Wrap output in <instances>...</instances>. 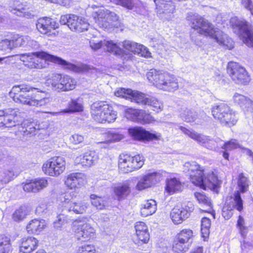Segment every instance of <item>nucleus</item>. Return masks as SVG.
<instances>
[{
	"instance_id": "nucleus-1",
	"label": "nucleus",
	"mask_w": 253,
	"mask_h": 253,
	"mask_svg": "<svg viewBox=\"0 0 253 253\" xmlns=\"http://www.w3.org/2000/svg\"><path fill=\"white\" fill-rule=\"evenodd\" d=\"M186 18L191 27L199 34L211 38L219 45L226 48L230 49L233 48L232 40L228 39L221 31L214 28L212 24L202 17L190 13H188Z\"/></svg>"
},
{
	"instance_id": "nucleus-2",
	"label": "nucleus",
	"mask_w": 253,
	"mask_h": 253,
	"mask_svg": "<svg viewBox=\"0 0 253 253\" xmlns=\"http://www.w3.org/2000/svg\"><path fill=\"white\" fill-rule=\"evenodd\" d=\"M183 170L188 173L192 183L202 188L207 186L214 189L220 184V181L213 171L209 172L204 177V169L195 162H186L183 165Z\"/></svg>"
},
{
	"instance_id": "nucleus-3",
	"label": "nucleus",
	"mask_w": 253,
	"mask_h": 253,
	"mask_svg": "<svg viewBox=\"0 0 253 253\" xmlns=\"http://www.w3.org/2000/svg\"><path fill=\"white\" fill-rule=\"evenodd\" d=\"M38 88L22 84L14 86L9 92V95L13 98L14 101L29 106H41L42 102L45 103L47 98H39L37 95H34L31 92Z\"/></svg>"
},
{
	"instance_id": "nucleus-4",
	"label": "nucleus",
	"mask_w": 253,
	"mask_h": 253,
	"mask_svg": "<svg viewBox=\"0 0 253 253\" xmlns=\"http://www.w3.org/2000/svg\"><path fill=\"white\" fill-rule=\"evenodd\" d=\"M146 76L149 82L160 89L172 91L178 87L177 79L168 72L151 69Z\"/></svg>"
},
{
	"instance_id": "nucleus-5",
	"label": "nucleus",
	"mask_w": 253,
	"mask_h": 253,
	"mask_svg": "<svg viewBox=\"0 0 253 253\" xmlns=\"http://www.w3.org/2000/svg\"><path fill=\"white\" fill-rule=\"evenodd\" d=\"M91 114L94 121L100 123L114 122L117 115L112 106L103 101L95 102L91 105Z\"/></svg>"
},
{
	"instance_id": "nucleus-6",
	"label": "nucleus",
	"mask_w": 253,
	"mask_h": 253,
	"mask_svg": "<svg viewBox=\"0 0 253 253\" xmlns=\"http://www.w3.org/2000/svg\"><path fill=\"white\" fill-rule=\"evenodd\" d=\"M211 113L214 118L222 126L231 127L235 125L238 120L235 112L224 103L214 106Z\"/></svg>"
},
{
	"instance_id": "nucleus-7",
	"label": "nucleus",
	"mask_w": 253,
	"mask_h": 253,
	"mask_svg": "<svg viewBox=\"0 0 253 253\" xmlns=\"http://www.w3.org/2000/svg\"><path fill=\"white\" fill-rule=\"evenodd\" d=\"M179 128L185 134L209 150L216 151L221 147L223 141L219 138L212 139L210 136L199 134L183 126H180Z\"/></svg>"
},
{
	"instance_id": "nucleus-8",
	"label": "nucleus",
	"mask_w": 253,
	"mask_h": 253,
	"mask_svg": "<svg viewBox=\"0 0 253 253\" xmlns=\"http://www.w3.org/2000/svg\"><path fill=\"white\" fill-rule=\"evenodd\" d=\"M234 32L239 35L244 43L248 46L253 47V33L249 30L247 22L236 17L230 20Z\"/></svg>"
},
{
	"instance_id": "nucleus-9",
	"label": "nucleus",
	"mask_w": 253,
	"mask_h": 253,
	"mask_svg": "<svg viewBox=\"0 0 253 253\" xmlns=\"http://www.w3.org/2000/svg\"><path fill=\"white\" fill-rule=\"evenodd\" d=\"M95 23L102 29L115 26L113 22L119 20V16L114 12L105 9H98L93 14Z\"/></svg>"
},
{
	"instance_id": "nucleus-10",
	"label": "nucleus",
	"mask_w": 253,
	"mask_h": 253,
	"mask_svg": "<svg viewBox=\"0 0 253 253\" xmlns=\"http://www.w3.org/2000/svg\"><path fill=\"white\" fill-rule=\"evenodd\" d=\"M227 71L232 80L237 84H246L250 81L246 69L237 62L228 63Z\"/></svg>"
},
{
	"instance_id": "nucleus-11",
	"label": "nucleus",
	"mask_w": 253,
	"mask_h": 253,
	"mask_svg": "<svg viewBox=\"0 0 253 253\" xmlns=\"http://www.w3.org/2000/svg\"><path fill=\"white\" fill-rule=\"evenodd\" d=\"M158 16L164 21L170 20L173 17L175 5L171 0H155Z\"/></svg>"
},
{
	"instance_id": "nucleus-12",
	"label": "nucleus",
	"mask_w": 253,
	"mask_h": 253,
	"mask_svg": "<svg viewBox=\"0 0 253 253\" xmlns=\"http://www.w3.org/2000/svg\"><path fill=\"white\" fill-rule=\"evenodd\" d=\"M194 206L192 202H187L183 203L180 206L174 207L170 212V217L175 224H178L187 218L193 211Z\"/></svg>"
},
{
	"instance_id": "nucleus-13",
	"label": "nucleus",
	"mask_w": 253,
	"mask_h": 253,
	"mask_svg": "<svg viewBox=\"0 0 253 253\" xmlns=\"http://www.w3.org/2000/svg\"><path fill=\"white\" fill-rule=\"evenodd\" d=\"M163 172L161 171L148 173L141 177L136 186L138 190H142L159 183L163 178Z\"/></svg>"
},
{
	"instance_id": "nucleus-14",
	"label": "nucleus",
	"mask_w": 253,
	"mask_h": 253,
	"mask_svg": "<svg viewBox=\"0 0 253 253\" xmlns=\"http://www.w3.org/2000/svg\"><path fill=\"white\" fill-rule=\"evenodd\" d=\"M236 209L241 211L243 209V200L239 191H237L233 198L227 199L222 209V214L226 219H229L233 215V211Z\"/></svg>"
},
{
	"instance_id": "nucleus-15",
	"label": "nucleus",
	"mask_w": 253,
	"mask_h": 253,
	"mask_svg": "<svg viewBox=\"0 0 253 253\" xmlns=\"http://www.w3.org/2000/svg\"><path fill=\"white\" fill-rule=\"evenodd\" d=\"M19 56L20 60L24 62L25 65V63H28L30 61V59H32L33 56L58 65L63 64V59L61 58L43 51L21 54Z\"/></svg>"
},
{
	"instance_id": "nucleus-16",
	"label": "nucleus",
	"mask_w": 253,
	"mask_h": 253,
	"mask_svg": "<svg viewBox=\"0 0 253 253\" xmlns=\"http://www.w3.org/2000/svg\"><path fill=\"white\" fill-rule=\"evenodd\" d=\"M90 47L94 50L103 48L107 51L112 52L116 55H120L124 50L117 43H114L112 41H98L96 39H93L89 41Z\"/></svg>"
},
{
	"instance_id": "nucleus-17",
	"label": "nucleus",
	"mask_w": 253,
	"mask_h": 253,
	"mask_svg": "<svg viewBox=\"0 0 253 253\" xmlns=\"http://www.w3.org/2000/svg\"><path fill=\"white\" fill-rule=\"evenodd\" d=\"M63 158L62 157L52 158L42 166V170L45 174L50 176H58L62 173Z\"/></svg>"
},
{
	"instance_id": "nucleus-18",
	"label": "nucleus",
	"mask_w": 253,
	"mask_h": 253,
	"mask_svg": "<svg viewBox=\"0 0 253 253\" xmlns=\"http://www.w3.org/2000/svg\"><path fill=\"white\" fill-rule=\"evenodd\" d=\"M6 115L0 117V126H14L19 124L22 121L19 114L17 109L8 108L6 109Z\"/></svg>"
},
{
	"instance_id": "nucleus-19",
	"label": "nucleus",
	"mask_w": 253,
	"mask_h": 253,
	"mask_svg": "<svg viewBox=\"0 0 253 253\" xmlns=\"http://www.w3.org/2000/svg\"><path fill=\"white\" fill-rule=\"evenodd\" d=\"M75 226L77 227L75 235L78 240L86 241L94 236L95 230L89 224L81 221L76 222Z\"/></svg>"
},
{
	"instance_id": "nucleus-20",
	"label": "nucleus",
	"mask_w": 253,
	"mask_h": 253,
	"mask_svg": "<svg viewBox=\"0 0 253 253\" xmlns=\"http://www.w3.org/2000/svg\"><path fill=\"white\" fill-rule=\"evenodd\" d=\"M135 234L137 238L135 243L138 245L147 243L149 240L150 235L146 224L142 221L136 222L135 224Z\"/></svg>"
},
{
	"instance_id": "nucleus-21",
	"label": "nucleus",
	"mask_w": 253,
	"mask_h": 253,
	"mask_svg": "<svg viewBox=\"0 0 253 253\" xmlns=\"http://www.w3.org/2000/svg\"><path fill=\"white\" fill-rule=\"evenodd\" d=\"M129 134L134 139L142 140H153L158 139L160 135L155 133H151L140 127H134L129 128L128 129Z\"/></svg>"
},
{
	"instance_id": "nucleus-22",
	"label": "nucleus",
	"mask_w": 253,
	"mask_h": 253,
	"mask_svg": "<svg viewBox=\"0 0 253 253\" xmlns=\"http://www.w3.org/2000/svg\"><path fill=\"white\" fill-rule=\"evenodd\" d=\"M37 29L43 34L50 32L57 28V23L49 17L40 18L36 24Z\"/></svg>"
},
{
	"instance_id": "nucleus-23",
	"label": "nucleus",
	"mask_w": 253,
	"mask_h": 253,
	"mask_svg": "<svg viewBox=\"0 0 253 253\" xmlns=\"http://www.w3.org/2000/svg\"><path fill=\"white\" fill-rule=\"evenodd\" d=\"M85 176L83 173H73L68 176L65 184L68 188L72 189L83 185L85 182Z\"/></svg>"
},
{
	"instance_id": "nucleus-24",
	"label": "nucleus",
	"mask_w": 253,
	"mask_h": 253,
	"mask_svg": "<svg viewBox=\"0 0 253 253\" xmlns=\"http://www.w3.org/2000/svg\"><path fill=\"white\" fill-rule=\"evenodd\" d=\"M234 102L242 108L246 113L253 111V101L245 96L235 93L233 97Z\"/></svg>"
},
{
	"instance_id": "nucleus-25",
	"label": "nucleus",
	"mask_w": 253,
	"mask_h": 253,
	"mask_svg": "<svg viewBox=\"0 0 253 253\" xmlns=\"http://www.w3.org/2000/svg\"><path fill=\"white\" fill-rule=\"evenodd\" d=\"M98 159L97 154L94 151L86 152L83 156L77 157L76 163L82 165L83 167H90L97 162Z\"/></svg>"
},
{
	"instance_id": "nucleus-26",
	"label": "nucleus",
	"mask_w": 253,
	"mask_h": 253,
	"mask_svg": "<svg viewBox=\"0 0 253 253\" xmlns=\"http://www.w3.org/2000/svg\"><path fill=\"white\" fill-rule=\"evenodd\" d=\"M45 220L35 218L31 220L26 226L27 231L29 234H39L46 227Z\"/></svg>"
},
{
	"instance_id": "nucleus-27",
	"label": "nucleus",
	"mask_w": 253,
	"mask_h": 253,
	"mask_svg": "<svg viewBox=\"0 0 253 253\" xmlns=\"http://www.w3.org/2000/svg\"><path fill=\"white\" fill-rule=\"evenodd\" d=\"M38 240L33 237L23 238L21 239L20 251L23 253H30L38 246Z\"/></svg>"
},
{
	"instance_id": "nucleus-28",
	"label": "nucleus",
	"mask_w": 253,
	"mask_h": 253,
	"mask_svg": "<svg viewBox=\"0 0 253 253\" xmlns=\"http://www.w3.org/2000/svg\"><path fill=\"white\" fill-rule=\"evenodd\" d=\"M183 187V184L179 179L174 177L167 179L165 189L167 192L171 195L181 191Z\"/></svg>"
},
{
	"instance_id": "nucleus-29",
	"label": "nucleus",
	"mask_w": 253,
	"mask_h": 253,
	"mask_svg": "<svg viewBox=\"0 0 253 253\" xmlns=\"http://www.w3.org/2000/svg\"><path fill=\"white\" fill-rule=\"evenodd\" d=\"M64 208L69 212H73L76 214H82L84 213L87 208L86 204L84 202H70L66 203V200H64Z\"/></svg>"
},
{
	"instance_id": "nucleus-30",
	"label": "nucleus",
	"mask_w": 253,
	"mask_h": 253,
	"mask_svg": "<svg viewBox=\"0 0 253 253\" xmlns=\"http://www.w3.org/2000/svg\"><path fill=\"white\" fill-rule=\"evenodd\" d=\"M132 159V157L128 155H120L119 166L124 172L128 173L133 171Z\"/></svg>"
},
{
	"instance_id": "nucleus-31",
	"label": "nucleus",
	"mask_w": 253,
	"mask_h": 253,
	"mask_svg": "<svg viewBox=\"0 0 253 253\" xmlns=\"http://www.w3.org/2000/svg\"><path fill=\"white\" fill-rule=\"evenodd\" d=\"M156 210L157 205L156 201L150 199L142 205L140 212L142 216L146 217L154 213Z\"/></svg>"
},
{
	"instance_id": "nucleus-32",
	"label": "nucleus",
	"mask_w": 253,
	"mask_h": 253,
	"mask_svg": "<svg viewBox=\"0 0 253 253\" xmlns=\"http://www.w3.org/2000/svg\"><path fill=\"white\" fill-rule=\"evenodd\" d=\"M118 45L120 46L122 45L125 49L128 51L133 52L134 54H141V55H143V54L141 53L143 49L146 50L145 47L143 45L138 44L136 42L130 41H126L122 43V44L120 43Z\"/></svg>"
},
{
	"instance_id": "nucleus-33",
	"label": "nucleus",
	"mask_w": 253,
	"mask_h": 253,
	"mask_svg": "<svg viewBox=\"0 0 253 253\" xmlns=\"http://www.w3.org/2000/svg\"><path fill=\"white\" fill-rule=\"evenodd\" d=\"M194 196L200 204L207 208L206 210H203L202 211L210 212L212 209L211 199L205 195L199 192L195 193Z\"/></svg>"
},
{
	"instance_id": "nucleus-34",
	"label": "nucleus",
	"mask_w": 253,
	"mask_h": 253,
	"mask_svg": "<svg viewBox=\"0 0 253 253\" xmlns=\"http://www.w3.org/2000/svg\"><path fill=\"white\" fill-rule=\"evenodd\" d=\"M106 140L100 142L103 144H108L112 142L119 141L124 138V135L117 130H112L105 134Z\"/></svg>"
},
{
	"instance_id": "nucleus-35",
	"label": "nucleus",
	"mask_w": 253,
	"mask_h": 253,
	"mask_svg": "<svg viewBox=\"0 0 253 253\" xmlns=\"http://www.w3.org/2000/svg\"><path fill=\"white\" fill-rule=\"evenodd\" d=\"M149 97H147L146 95L138 91H132V96L130 100L139 104L146 105L148 103Z\"/></svg>"
},
{
	"instance_id": "nucleus-36",
	"label": "nucleus",
	"mask_w": 253,
	"mask_h": 253,
	"mask_svg": "<svg viewBox=\"0 0 253 253\" xmlns=\"http://www.w3.org/2000/svg\"><path fill=\"white\" fill-rule=\"evenodd\" d=\"M180 116L185 122L190 123L194 122L197 119V114L193 110L185 108L182 110Z\"/></svg>"
},
{
	"instance_id": "nucleus-37",
	"label": "nucleus",
	"mask_w": 253,
	"mask_h": 253,
	"mask_svg": "<svg viewBox=\"0 0 253 253\" xmlns=\"http://www.w3.org/2000/svg\"><path fill=\"white\" fill-rule=\"evenodd\" d=\"M63 79L61 74H56L53 75L50 79V83L53 88L58 92L62 91L63 88Z\"/></svg>"
},
{
	"instance_id": "nucleus-38",
	"label": "nucleus",
	"mask_w": 253,
	"mask_h": 253,
	"mask_svg": "<svg viewBox=\"0 0 253 253\" xmlns=\"http://www.w3.org/2000/svg\"><path fill=\"white\" fill-rule=\"evenodd\" d=\"M91 205L98 210H103L105 206L106 201L104 198L98 196L95 194H91L90 196Z\"/></svg>"
},
{
	"instance_id": "nucleus-39",
	"label": "nucleus",
	"mask_w": 253,
	"mask_h": 253,
	"mask_svg": "<svg viewBox=\"0 0 253 253\" xmlns=\"http://www.w3.org/2000/svg\"><path fill=\"white\" fill-rule=\"evenodd\" d=\"M78 17L75 15H66L64 16V25L72 31H75L78 24Z\"/></svg>"
},
{
	"instance_id": "nucleus-40",
	"label": "nucleus",
	"mask_w": 253,
	"mask_h": 253,
	"mask_svg": "<svg viewBox=\"0 0 253 253\" xmlns=\"http://www.w3.org/2000/svg\"><path fill=\"white\" fill-rule=\"evenodd\" d=\"M11 249L10 238L5 236H2L0 239V252L2 253H8Z\"/></svg>"
},
{
	"instance_id": "nucleus-41",
	"label": "nucleus",
	"mask_w": 253,
	"mask_h": 253,
	"mask_svg": "<svg viewBox=\"0 0 253 253\" xmlns=\"http://www.w3.org/2000/svg\"><path fill=\"white\" fill-rule=\"evenodd\" d=\"M83 110V106L82 104L78 102L76 100H72L69 104L68 108L64 109V113L79 112Z\"/></svg>"
},
{
	"instance_id": "nucleus-42",
	"label": "nucleus",
	"mask_w": 253,
	"mask_h": 253,
	"mask_svg": "<svg viewBox=\"0 0 253 253\" xmlns=\"http://www.w3.org/2000/svg\"><path fill=\"white\" fill-rule=\"evenodd\" d=\"M114 192L116 195L120 198L127 195L130 191L128 184L127 183H124L116 187Z\"/></svg>"
},
{
	"instance_id": "nucleus-43",
	"label": "nucleus",
	"mask_w": 253,
	"mask_h": 253,
	"mask_svg": "<svg viewBox=\"0 0 253 253\" xmlns=\"http://www.w3.org/2000/svg\"><path fill=\"white\" fill-rule=\"evenodd\" d=\"M25 66L31 69H43L46 67L47 64L39 59H36L32 57V59L28 63H25Z\"/></svg>"
},
{
	"instance_id": "nucleus-44",
	"label": "nucleus",
	"mask_w": 253,
	"mask_h": 253,
	"mask_svg": "<svg viewBox=\"0 0 253 253\" xmlns=\"http://www.w3.org/2000/svg\"><path fill=\"white\" fill-rule=\"evenodd\" d=\"M211 220L209 218L203 217L201 220V234L203 237H207L210 233Z\"/></svg>"
},
{
	"instance_id": "nucleus-45",
	"label": "nucleus",
	"mask_w": 253,
	"mask_h": 253,
	"mask_svg": "<svg viewBox=\"0 0 253 253\" xmlns=\"http://www.w3.org/2000/svg\"><path fill=\"white\" fill-rule=\"evenodd\" d=\"M140 110L128 108L126 110V117L132 121L138 123V118Z\"/></svg>"
},
{
	"instance_id": "nucleus-46",
	"label": "nucleus",
	"mask_w": 253,
	"mask_h": 253,
	"mask_svg": "<svg viewBox=\"0 0 253 253\" xmlns=\"http://www.w3.org/2000/svg\"><path fill=\"white\" fill-rule=\"evenodd\" d=\"M188 248L186 243L176 238L173 243L172 250L176 253H182L187 250Z\"/></svg>"
},
{
	"instance_id": "nucleus-47",
	"label": "nucleus",
	"mask_w": 253,
	"mask_h": 253,
	"mask_svg": "<svg viewBox=\"0 0 253 253\" xmlns=\"http://www.w3.org/2000/svg\"><path fill=\"white\" fill-rule=\"evenodd\" d=\"M132 90L129 88H120L115 92V95L126 100H130L132 96Z\"/></svg>"
},
{
	"instance_id": "nucleus-48",
	"label": "nucleus",
	"mask_w": 253,
	"mask_h": 253,
	"mask_svg": "<svg viewBox=\"0 0 253 253\" xmlns=\"http://www.w3.org/2000/svg\"><path fill=\"white\" fill-rule=\"evenodd\" d=\"M192 236V231L190 229H185L181 230L177 234L176 238L178 239L180 242H184L187 243Z\"/></svg>"
},
{
	"instance_id": "nucleus-49",
	"label": "nucleus",
	"mask_w": 253,
	"mask_h": 253,
	"mask_svg": "<svg viewBox=\"0 0 253 253\" xmlns=\"http://www.w3.org/2000/svg\"><path fill=\"white\" fill-rule=\"evenodd\" d=\"M221 148L225 151L231 150L237 148H241V146L236 139H232L230 141L225 142L223 144H221Z\"/></svg>"
},
{
	"instance_id": "nucleus-50",
	"label": "nucleus",
	"mask_w": 253,
	"mask_h": 253,
	"mask_svg": "<svg viewBox=\"0 0 253 253\" xmlns=\"http://www.w3.org/2000/svg\"><path fill=\"white\" fill-rule=\"evenodd\" d=\"M89 26V24L85 18L78 17V24H77V28L75 29V31L83 32L87 31Z\"/></svg>"
},
{
	"instance_id": "nucleus-51",
	"label": "nucleus",
	"mask_w": 253,
	"mask_h": 253,
	"mask_svg": "<svg viewBox=\"0 0 253 253\" xmlns=\"http://www.w3.org/2000/svg\"><path fill=\"white\" fill-rule=\"evenodd\" d=\"M27 212L24 207H21L16 210L13 214V218L16 221H20L26 216Z\"/></svg>"
},
{
	"instance_id": "nucleus-52",
	"label": "nucleus",
	"mask_w": 253,
	"mask_h": 253,
	"mask_svg": "<svg viewBox=\"0 0 253 253\" xmlns=\"http://www.w3.org/2000/svg\"><path fill=\"white\" fill-rule=\"evenodd\" d=\"M238 185L241 192L244 193L247 191L249 186V181L247 178L243 174L239 175Z\"/></svg>"
},
{
	"instance_id": "nucleus-53",
	"label": "nucleus",
	"mask_w": 253,
	"mask_h": 253,
	"mask_svg": "<svg viewBox=\"0 0 253 253\" xmlns=\"http://www.w3.org/2000/svg\"><path fill=\"white\" fill-rule=\"evenodd\" d=\"M152 116L145 111L140 110L138 118V123L142 124L150 123L153 121Z\"/></svg>"
},
{
	"instance_id": "nucleus-54",
	"label": "nucleus",
	"mask_w": 253,
	"mask_h": 253,
	"mask_svg": "<svg viewBox=\"0 0 253 253\" xmlns=\"http://www.w3.org/2000/svg\"><path fill=\"white\" fill-rule=\"evenodd\" d=\"M14 177H15L14 173L10 169H5L3 172L0 181L2 184H7L11 181Z\"/></svg>"
},
{
	"instance_id": "nucleus-55",
	"label": "nucleus",
	"mask_w": 253,
	"mask_h": 253,
	"mask_svg": "<svg viewBox=\"0 0 253 253\" xmlns=\"http://www.w3.org/2000/svg\"><path fill=\"white\" fill-rule=\"evenodd\" d=\"M146 105L152 107L155 111L159 112V110H162L163 108L162 103L156 98L150 97Z\"/></svg>"
},
{
	"instance_id": "nucleus-56",
	"label": "nucleus",
	"mask_w": 253,
	"mask_h": 253,
	"mask_svg": "<svg viewBox=\"0 0 253 253\" xmlns=\"http://www.w3.org/2000/svg\"><path fill=\"white\" fill-rule=\"evenodd\" d=\"M132 165H133V170L141 168L144 164L143 157L140 155L132 157Z\"/></svg>"
},
{
	"instance_id": "nucleus-57",
	"label": "nucleus",
	"mask_w": 253,
	"mask_h": 253,
	"mask_svg": "<svg viewBox=\"0 0 253 253\" xmlns=\"http://www.w3.org/2000/svg\"><path fill=\"white\" fill-rule=\"evenodd\" d=\"M35 213L39 216H45L49 215V210L46 204L45 203L40 204L35 210Z\"/></svg>"
},
{
	"instance_id": "nucleus-58",
	"label": "nucleus",
	"mask_w": 253,
	"mask_h": 253,
	"mask_svg": "<svg viewBox=\"0 0 253 253\" xmlns=\"http://www.w3.org/2000/svg\"><path fill=\"white\" fill-rule=\"evenodd\" d=\"M76 83L75 80L69 76H64V91L75 88Z\"/></svg>"
},
{
	"instance_id": "nucleus-59",
	"label": "nucleus",
	"mask_w": 253,
	"mask_h": 253,
	"mask_svg": "<svg viewBox=\"0 0 253 253\" xmlns=\"http://www.w3.org/2000/svg\"><path fill=\"white\" fill-rule=\"evenodd\" d=\"M111 2L121 5L128 9H132L134 5L132 0H110Z\"/></svg>"
},
{
	"instance_id": "nucleus-60",
	"label": "nucleus",
	"mask_w": 253,
	"mask_h": 253,
	"mask_svg": "<svg viewBox=\"0 0 253 253\" xmlns=\"http://www.w3.org/2000/svg\"><path fill=\"white\" fill-rule=\"evenodd\" d=\"M29 37V36H20L15 40L14 39L15 47L19 46L26 48Z\"/></svg>"
},
{
	"instance_id": "nucleus-61",
	"label": "nucleus",
	"mask_w": 253,
	"mask_h": 253,
	"mask_svg": "<svg viewBox=\"0 0 253 253\" xmlns=\"http://www.w3.org/2000/svg\"><path fill=\"white\" fill-rule=\"evenodd\" d=\"M35 184V188L37 189V192L39 190L46 187L47 185V181L44 178H40L35 179L33 181Z\"/></svg>"
},
{
	"instance_id": "nucleus-62",
	"label": "nucleus",
	"mask_w": 253,
	"mask_h": 253,
	"mask_svg": "<svg viewBox=\"0 0 253 253\" xmlns=\"http://www.w3.org/2000/svg\"><path fill=\"white\" fill-rule=\"evenodd\" d=\"M63 225V214L62 213L57 215L56 218L53 222V227L57 230H62Z\"/></svg>"
},
{
	"instance_id": "nucleus-63",
	"label": "nucleus",
	"mask_w": 253,
	"mask_h": 253,
	"mask_svg": "<svg viewBox=\"0 0 253 253\" xmlns=\"http://www.w3.org/2000/svg\"><path fill=\"white\" fill-rule=\"evenodd\" d=\"M10 11L13 14H16V15L20 17H25L28 18L29 16L28 13L26 11V9L23 7L13 8L11 10H10Z\"/></svg>"
},
{
	"instance_id": "nucleus-64",
	"label": "nucleus",
	"mask_w": 253,
	"mask_h": 253,
	"mask_svg": "<svg viewBox=\"0 0 253 253\" xmlns=\"http://www.w3.org/2000/svg\"><path fill=\"white\" fill-rule=\"evenodd\" d=\"M78 253H95V250L93 246L84 245L79 247Z\"/></svg>"
}]
</instances>
